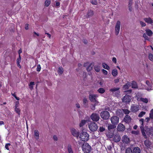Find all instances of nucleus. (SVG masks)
<instances>
[{"mask_svg":"<svg viewBox=\"0 0 153 153\" xmlns=\"http://www.w3.org/2000/svg\"><path fill=\"white\" fill-rule=\"evenodd\" d=\"M143 121L144 119H141L140 120V122L141 124L140 128L143 135L146 138H148L147 135L149 137H150V135L153 136V128L145 127V129H144L143 127Z\"/></svg>","mask_w":153,"mask_h":153,"instance_id":"1","label":"nucleus"},{"mask_svg":"<svg viewBox=\"0 0 153 153\" xmlns=\"http://www.w3.org/2000/svg\"><path fill=\"white\" fill-rule=\"evenodd\" d=\"M79 138L82 141H87L89 139V135L86 132L82 131L80 134Z\"/></svg>","mask_w":153,"mask_h":153,"instance_id":"2","label":"nucleus"},{"mask_svg":"<svg viewBox=\"0 0 153 153\" xmlns=\"http://www.w3.org/2000/svg\"><path fill=\"white\" fill-rule=\"evenodd\" d=\"M83 151L84 153H89L91 150V147L87 143H85L82 146Z\"/></svg>","mask_w":153,"mask_h":153,"instance_id":"3","label":"nucleus"},{"mask_svg":"<svg viewBox=\"0 0 153 153\" xmlns=\"http://www.w3.org/2000/svg\"><path fill=\"white\" fill-rule=\"evenodd\" d=\"M88 128L90 130L92 131H94L98 128L97 124L95 123L91 122L88 125Z\"/></svg>","mask_w":153,"mask_h":153,"instance_id":"4","label":"nucleus"},{"mask_svg":"<svg viewBox=\"0 0 153 153\" xmlns=\"http://www.w3.org/2000/svg\"><path fill=\"white\" fill-rule=\"evenodd\" d=\"M100 116L104 120L108 119L110 117L109 112L106 111H104L100 113Z\"/></svg>","mask_w":153,"mask_h":153,"instance_id":"5","label":"nucleus"},{"mask_svg":"<svg viewBox=\"0 0 153 153\" xmlns=\"http://www.w3.org/2000/svg\"><path fill=\"white\" fill-rule=\"evenodd\" d=\"M120 26V21H118L117 22L115 29V34L116 35H118L119 33Z\"/></svg>","mask_w":153,"mask_h":153,"instance_id":"6","label":"nucleus"},{"mask_svg":"<svg viewBox=\"0 0 153 153\" xmlns=\"http://www.w3.org/2000/svg\"><path fill=\"white\" fill-rule=\"evenodd\" d=\"M131 100V96L128 95H126L122 99V101L123 102L127 104L129 103Z\"/></svg>","mask_w":153,"mask_h":153,"instance_id":"7","label":"nucleus"},{"mask_svg":"<svg viewBox=\"0 0 153 153\" xmlns=\"http://www.w3.org/2000/svg\"><path fill=\"white\" fill-rule=\"evenodd\" d=\"M119 89L120 88H114L110 89V91L112 92L113 94L116 96H118L120 92Z\"/></svg>","mask_w":153,"mask_h":153,"instance_id":"8","label":"nucleus"},{"mask_svg":"<svg viewBox=\"0 0 153 153\" xmlns=\"http://www.w3.org/2000/svg\"><path fill=\"white\" fill-rule=\"evenodd\" d=\"M111 121L112 124L117 125L119 121V118L116 116H114L111 118Z\"/></svg>","mask_w":153,"mask_h":153,"instance_id":"9","label":"nucleus"},{"mask_svg":"<svg viewBox=\"0 0 153 153\" xmlns=\"http://www.w3.org/2000/svg\"><path fill=\"white\" fill-rule=\"evenodd\" d=\"M91 118L93 121L97 122L99 120L100 117L98 114L93 113L91 116Z\"/></svg>","mask_w":153,"mask_h":153,"instance_id":"10","label":"nucleus"},{"mask_svg":"<svg viewBox=\"0 0 153 153\" xmlns=\"http://www.w3.org/2000/svg\"><path fill=\"white\" fill-rule=\"evenodd\" d=\"M139 108L138 105L133 104L131 105V110L132 112H135L138 111L139 110Z\"/></svg>","mask_w":153,"mask_h":153,"instance_id":"11","label":"nucleus"},{"mask_svg":"<svg viewBox=\"0 0 153 153\" xmlns=\"http://www.w3.org/2000/svg\"><path fill=\"white\" fill-rule=\"evenodd\" d=\"M98 97L97 94H90L89 96V98L91 101L94 102L96 101Z\"/></svg>","mask_w":153,"mask_h":153,"instance_id":"12","label":"nucleus"},{"mask_svg":"<svg viewBox=\"0 0 153 153\" xmlns=\"http://www.w3.org/2000/svg\"><path fill=\"white\" fill-rule=\"evenodd\" d=\"M125 129V126L122 123H119L117 126V129L118 131H124Z\"/></svg>","mask_w":153,"mask_h":153,"instance_id":"13","label":"nucleus"},{"mask_svg":"<svg viewBox=\"0 0 153 153\" xmlns=\"http://www.w3.org/2000/svg\"><path fill=\"white\" fill-rule=\"evenodd\" d=\"M71 132L72 135L76 137H78L79 135V132L74 128H72L71 130Z\"/></svg>","mask_w":153,"mask_h":153,"instance_id":"14","label":"nucleus"},{"mask_svg":"<svg viewBox=\"0 0 153 153\" xmlns=\"http://www.w3.org/2000/svg\"><path fill=\"white\" fill-rule=\"evenodd\" d=\"M122 141L123 143H128L129 142L130 139L127 136L124 135L122 138Z\"/></svg>","mask_w":153,"mask_h":153,"instance_id":"15","label":"nucleus"},{"mask_svg":"<svg viewBox=\"0 0 153 153\" xmlns=\"http://www.w3.org/2000/svg\"><path fill=\"white\" fill-rule=\"evenodd\" d=\"M144 20L146 22L149 24H152L153 23V20L150 17L144 18Z\"/></svg>","mask_w":153,"mask_h":153,"instance_id":"16","label":"nucleus"},{"mask_svg":"<svg viewBox=\"0 0 153 153\" xmlns=\"http://www.w3.org/2000/svg\"><path fill=\"white\" fill-rule=\"evenodd\" d=\"M34 137L36 140H38L39 138V131L36 130L34 131Z\"/></svg>","mask_w":153,"mask_h":153,"instance_id":"17","label":"nucleus"},{"mask_svg":"<svg viewBox=\"0 0 153 153\" xmlns=\"http://www.w3.org/2000/svg\"><path fill=\"white\" fill-rule=\"evenodd\" d=\"M124 121L126 123H128L131 121V118L129 116L127 115L124 118Z\"/></svg>","mask_w":153,"mask_h":153,"instance_id":"18","label":"nucleus"},{"mask_svg":"<svg viewBox=\"0 0 153 153\" xmlns=\"http://www.w3.org/2000/svg\"><path fill=\"white\" fill-rule=\"evenodd\" d=\"M120 140V137L119 135H116L115 136L114 138V140L115 142H119Z\"/></svg>","mask_w":153,"mask_h":153,"instance_id":"19","label":"nucleus"},{"mask_svg":"<svg viewBox=\"0 0 153 153\" xmlns=\"http://www.w3.org/2000/svg\"><path fill=\"white\" fill-rule=\"evenodd\" d=\"M146 33L148 36H152L153 33L152 31L149 29H147L145 30Z\"/></svg>","mask_w":153,"mask_h":153,"instance_id":"20","label":"nucleus"},{"mask_svg":"<svg viewBox=\"0 0 153 153\" xmlns=\"http://www.w3.org/2000/svg\"><path fill=\"white\" fill-rule=\"evenodd\" d=\"M151 144V142L148 140H146L144 141V144L147 148L150 147Z\"/></svg>","mask_w":153,"mask_h":153,"instance_id":"21","label":"nucleus"},{"mask_svg":"<svg viewBox=\"0 0 153 153\" xmlns=\"http://www.w3.org/2000/svg\"><path fill=\"white\" fill-rule=\"evenodd\" d=\"M94 14L93 11L91 10H89L88 11L87 14V17H89L92 16Z\"/></svg>","mask_w":153,"mask_h":153,"instance_id":"22","label":"nucleus"},{"mask_svg":"<svg viewBox=\"0 0 153 153\" xmlns=\"http://www.w3.org/2000/svg\"><path fill=\"white\" fill-rule=\"evenodd\" d=\"M141 152L140 149L138 147H136L133 149V153H140Z\"/></svg>","mask_w":153,"mask_h":153,"instance_id":"23","label":"nucleus"},{"mask_svg":"<svg viewBox=\"0 0 153 153\" xmlns=\"http://www.w3.org/2000/svg\"><path fill=\"white\" fill-rule=\"evenodd\" d=\"M146 84L149 86V87L146 88V89L148 91H150V90H152V87L149 81H147L146 82Z\"/></svg>","mask_w":153,"mask_h":153,"instance_id":"24","label":"nucleus"},{"mask_svg":"<svg viewBox=\"0 0 153 153\" xmlns=\"http://www.w3.org/2000/svg\"><path fill=\"white\" fill-rule=\"evenodd\" d=\"M131 85L128 82L126 84L123 85V90H125L128 89L129 87Z\"/></svg>","mask_w":153,"mask_h":153,"instance_id":"25","label":"nucleus"},{"mask_svg":"<svg viewBox=\"0 0 153 153\" xmlns=\"http://www.w3.org/2000/svg\"><path fill=\"white\" fill-rule=\"evenodd\" d=\"M118 74V72L117 69H114L112 70V74L114 76H116Z\"/></svg>","mask_w":153,"mask_h":153,"instance_id":"26","label":"nucleus"},{"mask_svg":"<svg viewBox=\"0 0 153 153\" xmlns=\"http://www.w3.org/2000/svg\"><path fill=\"white\" fill-rule=\"evenodd\" d=\"M94 69L97 72H99L100 70V67L97 65H95L94 67Z\"/></svg>","mask_w":153,"mask_h":153,"instance_id":"27","label":"nucleus"},{"mask_svg":"<svg viewBox=\"0 0 153 153\" xmlns=\"http://www.w3.org/2000/svg\"><path fill=\"white\" fill-rule=\"evenodd\" d=\"M131 87L132 88H136L137 87V86L136 83L134 82H132L131 83Z\"/></svg>","mask_w":153,"mask_h":153,"instance_id":"28","label":"nucleus"},{"mask_svg":"<svg viewBox=\"0 0 153 153\" xmlns=\"http://www.w3.org/2000/svg\"><path fill=\"white\" fill-rule=\"evenodd\" d=\"M94 102H95L94 105L93 106V108H92L93 110L95 109V105H100V102L98 101H97V100L96 101H95Z\"/></svg>","mask_w":153,"mask_h":153,"instance_id":"29","label":"nucleus"},{"mask_svg":"<svg viewBox=\"0 0 153 153\" xmlns=\"http://www.w3.org/2000/svg\"><path fill=\"white\" fill-rule=\"evenodd\" d=\"M63 68L62 67H59L58 71V72L59 74L61 75L63 73Z\"/></svg>","mask_w":153,"mask_h":153,"instance_id":"30","label":"nucleus"},{"mask_svg":"<svg viewBox=\"0 0 153 153\" xmlns=\"http://www.w3.org/2000/svg\"><path fill=\"white\" fill-rule=\"evenodd\" d=\"M97 91L99 93L102 94L105 92V90L103 88H100Z\"/></svg>","mask_w":153,"mask_h":153,"instance_id":"31","label":"nucleus"},{"mask_svg":"<svg viewBox=\"0 0 153 153\" xmlns=\"http://www.w3.org/2000/svg\"><path fill=\"white\" fill-rule=\"evenodd\" d=\"M86 120H82L81 121L79 124L80 127L83 126L85 123Z\"/></svg>","mask_w":153,"mask_h":153,"instance_id":"32","label":"nucleus"},{"mask_svg":"<svg viewBox=\"0 0 153 153\" xmlns=\"http://www.w3.org/2000/svg\"><path fill=\"white\" fill-rule=\"evenodd\" d=\"M34 85V82H31L29 85V88L31 90H32L33 88V85Z\"/></svg>","mask_w":153,"mask_h":153,"instance_id":"33","label":"nucleus"},{"mask_svg":"<svg viewBox=\"0 0 153 153\" xmlns=\"http://www.w3.org/2000/svg\"><path fill=\"white\" fill-rule=\"evenodd\" d=\"M102 66L103 68L107 70H109V67L105 63H103L102 64Z\"/></svg>","mask_w":153,"mask_h":153,"instance_id":"34","label":"nucleus"},{"mask_svg":"<svg viewBox=\"0 0 153 153\" xmlns=\"http://www.w3.org/2000/svg\"><path fill=\"white\" fill-rule=\"evenodd\" d=\"M51 0H46L45 2V5L46 7H48L49 5L51 3Z\"/></svg>","mask_w":153,"mask_h":153,"instance_id":"35","label":"nucleus"},{"mask_svg":"<svg viewBox=\"0 0 153 153\" xmlns=\"http://www.w3.org/2000/svg\"><path fill=\"white\" fill-rule=\"evenodd\" d=\"M68 153H74L71 147L70 146H68Z\"/></svg>","mask_w":153,"mask_h":153,"instance_id":"36","label":"nucleus"},{"mask_svg":"<svg viewBox=\"0 0 153 153\" xmlns=\"http://www.w3.org/2000/svg\"><path fill=\"white\" fill-rule=\"evenodd\" d=\"M140 100L141 101L145 103H147L148 102V99L146 98H141L140 99Z\"/></svg>","mask_w":153,"mask_h":153,"instance_id":"37","label":"nucleus"},{"mask_svg":"<svg viewBox=\"0 0 153 153\" xmlns=\"http://www.w3.org/2000/svg\"><path fill=\"white\" fill-rule=\"evenodd\" d=\"M15 111L19 115L20 114V110L19 108H18V107H15Z\"/></svg>","mask_w":153,"mask_h":153,"instance_id":"38","label":"nucleus"},{"mask_svg":"<svg viewBox=\"0 0 153 153\" xmlns=\"http://www.w3.org/2000/svg\"><path fill=\"white\" fill-rule=\"evenodd\" d=\"M126 153H132V150L130 148H128L126 149Z\"/></svg>","mask_w":153,"mask_h":153,"instance_id":"39","label":"nucleus"},{"mask_svg":"<svg viewBox=\"0 0 153 153\" xmlns=\"http://www.w3.org/2000/svg\"><path fill=\"white\" fill-rule=\"evenodd\" d=\"M143 37L144 38L145 40H149L150 39L146 35V34L144 33L143 35Z\"/></svg>","mask_w":153,"mask_h":153,"instance_id":"40","label":"nucleus"},{"mask_svg":"<svg viewBox=\"0 0 153 153\" xmlns=\"http://www.w3.org/2000/svg\"><path fill=\"white\" fill-rule=\"evenodd\" d=\"M149 59L151 61H153V55L151 54L150 53L148 55Z\"/></svg>","mask_w":153,"mask_h":153,"instance_id":"41","label":"nucleus"},{"mask_svg":"<svg viewBox=\"0 0 153 153\" xmlns=\"http://www.w3.org/2000/svg\"><path fill=\"white\" fill-rule=\"evenodd\" d=\"M149 117L151 119H153V109H152L150 111L149 113Z\"/></svg>","mask_w":153,"mask_h":153,"instance_id":"42","label":"nucleus"},{"mask_svg":"<svg viewBox=\"0 0 153 153\" xmlns=\"http://www.w3.org/2000/svg\"><path fill=\"white\" fill-rule=\"evenodd\" d=\"M146 114V112L144 111H141L138 115V117H142L144 115Z\"/></svg>","mask_w":153,"mask_h":153,"instance_id":"43","label":"nucleus"},{"mask_svg":"<svg viewBox=\"0 0 153 153\" xmlns=\"http://www.w3.org/2000/svg\"><path fill=\"white\" fill-rule=\"evenodd\" d=\"M123 112L125 114H128L130 112V111L128 110L127 109H123Z\"/></svg>","mask_w":153,"mask_h":153,"instance_id":"44","label":"nucleus"},{"mask_svg":"<svg viewBox=\"0 0 153 153\" xmlns=\"http://www.w3.org/2000/svg\"><path fill=\"white\" fill-rule=\"evenodd\" d=\"M114 128V126L111 124H110L108 125V130H110L113 129Z\"/></svg>","mask_w":153,"mask_h":153,"instance_id":"45","label":"nucleus"},{"mask_svg":"<svg viewBox=\"0 0 153 153\" xmlns=\"http://www.w3.org/2000/svg\"><path fill=\"white\" fill-rule=\"evenodd\" d=\"M91 3L93 5H97V1L94 0L91 1Z\"/></svg>","mask_w":153,"mask_h":153,"instance_id":"46","label":"nucleus"},{"mask_svg":"<svg viewBox=\"0 0 153 153\" xmlns=\"http://www.w3.org/2000/svg\"><path fill=\"white\" fill-rule=\"evenodd\" d=\"M10 146V143H8L6 144L5 146V148L7 150H9L8 147Z\"/></svg>","mask_w":153,"mask_h":153,"instance_id":"47","label":"nucleus"},{"mask_svg":"<svg viewBox=\"0 0 153 153\" xmlns=\"http://www.w3.org/2000/svg\"><path fill=\"white\" fill-rule=\"evenodd\" d=\"M105 130V128L103 127H100L99 128V131L100 132H102L104 131Z\"/></svg>","mask_w":153,"mask_h":153,"instance_id":"48","label":"nucleus"},{"mask_svg":"<svg viewBox=\"0 0 153 153\" xmlns=\"http://www.w3.org/2000/svg\"><path fill=\"white\" fill-rule=\"evenodd\" d=\"M21 58L20 55L19 56V58L17 60V63H20L21 61Z\"/></svg>","mask_w":153,"mask_h":153,"instance_id":"49","label":"nucleus"},{"mask_svg":"<svg viewBox=\"0 0 153 153\" xmlns=\"http://www.w3.org/2000/svg\"><path fill=\"white\" fill-rule=\"evenodd\" d=\"M140 24L142 27H145L146 25L145 23L142 21L140 22Z\"/></svg>","mask_w":153,"mask_h":153,"instance_id":"50","label":"nucleus"},{"mask_svg":"<svg viewBox=\"0 0 153 153\" xmlns=\"http://www.w3.org/2000/svg\"><path fill=\"white\" fill-rule=\"evenodd\" d=\"M41 69V66L40 65H37V68H36V71H40Z\"/></svg>","mask_w":153,"mask_h":153,"instance_id":"51","label":"nucleus"},{"mask_svg":"<svg viewBox=\"0 0 153 153\" xmlns=\"http://www.w3.org/2000/svg\"><path fill=\"white\" fill-rule=\"evenodd\" d=\"M92 69V67L91 66V65H89L88 67L87 68V70L88 71H89L91 70Z\"/></svg>","mask_w":153,"mask_h":153,"instance_id":"52","label":"nucleus"},{"mask_svg":"<svg viewBox=\"0 0 153 153\" xmlns=\"http://www.w3.org/2000/svg\"><path fill=\"white\" fill-rule=\"evenodd\" d=\"M88 102V100L86 98H84L83 99V103L84 104H85Z\"/></svg>","mask_w":153,"mask_h":153,"instance_id":"53","label":"nucleus"},{"mask_svg":"<svg viewBox=\"0 0 153 153\" xmlns=\"http://www.w3.org/2000/svg\"><path fill=\"white\" fill-rule=\"evenodd\" d=\"M102 72L105 75H107L108 74V71L104 69H103L102 70Z\"/></svg>","mask_w":153,"mask_h":153,"instance_id":"54","label":"nucleus"},{"mask_svg":"<svg viewBox=\"0 0 153 153\" xmlns=\"http://www.w3.org/2000/svg\"><path fill=\"white\" fill-rule=\"evenodd\" d=\"M53 139L54 140L57 141L58 139L57 136L56 135H54L53 137Z\"/></svg>","mask_w":153,"mask_h":153,"instance_id":"55","label":"nucleus"},{"mask_svg":"<svg viewBox=\"0 0 153 153\" xmlns=\"http://www.w3.org/2000/svg\"><path fill=\"white\" fill-rule=\"evenodd\" d=\"M112 61L113 62L115 63H116L117 62V59L116 58L113 57L112 59Z\"/></svg>","mask_w":153,"mask_h":153,"instance_id":"56","label":"nucleus"},{"mask_svg":"<svg viewBox=\"0 0 153 153\" xmlns=\"http://www.w3.org/2000/svg\"><path fill=\"white\" fill-rule=\"evenodd\" d=\"M132 0H129L128 2V6H131L132 4Z\"/></svg>","mask_w":153,"mask_h":153,"instance_id":"57","label":"nucleus"},{"mask_svg":"<svg viewBox=\"0 0 153 153\" xmlns=\"http://www.w3.org/2000/svg\"><path fill=\"white\" fill-rule=\"evenodd\" d=\"M114 81L115 83H117L119 81V79L118 78H117L114 79Z\"/></svg>","mask_w":153,"mask_h":153,"instance_id":"58","label":"nucleus"},{"mask_svg":"<svg viewBox=\"0 0 153 153\" xmlns=\"http://www.w3.org/2000/svg\"><path fill=\"white\" fill-rule=\"evenodd\" d=\"M19 102L18 101L16 102L15 107H18L19 106Z\"/></svg>","mask_w":153,"mask_h":153,"instance_id":"59","label":"nucleus"},{"mask_svg":"<svg viewBox=\"0 0 153 153\" xmlns=\"http://www.w3.org/2000/svg\"><path fill=\"white\" fill-rule=\"evenodd\" d=\"M28 26L29 25L28 24H26L25 26V29L26 30H28Z\"/></svg>","mask_w":153,"mask_h":153,"instance_id":"60","label":"nucleus"},{"mask_svg":"<svg viewBox=\"0 0 153 153\" xmlns=\"http://www.w3.org/2000/svg\"><path fill=\"white\" fill-rule=\"evenodd\" d=\"M76 107L78 108H80V105L78 103H77L76 104Z\"/></svg>","mask_w":153,"mask_h":153,"instance_id":"61","label":"nucleus"},{"mask_svg":"<svg viewBox=\"0 0 153 153\" xmlns=\"http://www.w3.org/2000/svg\"><path fill=\"white\" fill-rule=\"evenodd\" d=\"M60 3L59 2H56V5L57 7H59L60 5Z\"/></svg>","mask_w":153,"mask_h":153,"instance_id":"62","label":"nucleus"},{"mask_svg":"<svg viewBox=\"0 0 153 153\" xmlns=\"http://www.w3.org/2000/svg\"><path fill=\"white\" fill-rule=\"evenodd\" d=\"M132 133L137 134H138V132L136 131H132Z\"/></svg>","mask_w":153,"mask_h":153,"instance_id":"63","label":"nucleus"},{"mask_svg":"<svg viewBox=\"0 0 153 153\" xmlns=\"http://www.w3.org/2000/svg\"><path fill=\"white\" fill-rule=\"evenodd\" d=\"M128 9L129 11H131L132 10V8L131 7V6L129 5L128 6Z\"/></svg>","mask_w":153,"mask_h":153,"instance_id":"64","label":"nucleus"}]
</instances>
